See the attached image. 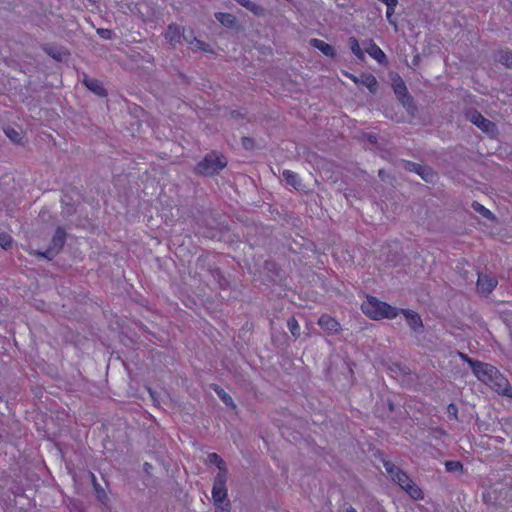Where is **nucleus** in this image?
Returning <instances> with one entry per match:
<instances>
[{
	"label": "nucleus",
	"instance_id": "nucleus-46",
	"mask_svg": "<svg viewBox=\"0 0 512 512\" xmlns=\"http://www.w3.org/2000/svg\"><path fill=\"white\" fill-rule=\"evenodd\" d=\"M394 366L399 369L402 373H406V371L404 369H402L398 364H394Z\"/></svg>",
	"mask_w": 512,
	"mask_h": 512
},
{
	"label": "nucleus",
	"instance_id": "nucleus-33",
	"mask_svg": "<svg viewBox=\"0 0 512 512\" xmlns=\"http://www.w3.org/2000/svg\"><path fill=\"white\" fill-rule=\"evenodd\" d=\"M6 136L14 143H20L21 134L13 128L5 129Z\"/></svg>",
	"mask_w": 512,
	"mask_h": 512
},
{
	"label": "nucleus",
	"instance_id": "nucleus-37",
	"mask_svg": "<svg viewBox=\"0 0 512 512\" xmlns=\"http://www.w3.org/2000/svg\"><path fill=\"white\" fill-rule=\"evenodd\" d=\"M191 46H193V47H195V48H197L199 50L205 51V52L211 51L209 44H207V43H205V42H203V41H201L199 39H196L194 41V44H191Z\"/></svg>",
	"mask_w": 512,
	"mask_h": 512
},
{
	"label": "nucleus",
	"instance_id": "nucleus-10",
	"mask_svg": "<svg viewBox=\"0 0 512 512\" xmlns=\"http://www.w3.org/2000/svg\"><path fill=\"white\" fill-rule=\"evenodd\" d=\"M349 78L356 84L360 83L367 87L369 91L375 94L378 90V81L371 73H362L360 76L350 74Z\"/></svg>",
	"mask_w": 512,
	"mask_h": 512
},
{
	"label": "nucleus",
	"instance_id": "nucleus-14",
	"mask_svg": "<svg viewBox=\"0 0 512 512\" xmlns=\"http://www.w3.org/2000/svg\"><path fill=\"white\" fill-rule=\"evenodd\" d=\"M82 83L85 87L99 97H106L107 90L104 88L103 83L95 78H90L84 74Z\"/></svg>",
	"mask_w": 512,
	"mask_h": 512
},
{
	"label": "nucleus",
	"instance_id": "nucleus-23",
	"mask_svg": "<svg viewBox=\"0 0 512 512\" xmlns=\"http://www.w3.org/2000/svg\"><path fill=\"white\" fill-rule=\"evenodd\" d=\"M404 491L414 500H422L424 498L423 491L413 480Z\"/></svg>",
	"mask_w": 512,
	"mask_h": 512
},
{
	"label": "nucleus",
	"instance_id": "nucleus-29",
	"mask_svg": "<svg viewBox=\"0 0 512 512\" xmlns=\"http://www.w3.org/2000/svg\"><path fill=\"white\" fill-rule=\"evenodd\" d=\"M287 327L294 338L300 336V326L295 317H290L287 321Z\"/></svg>",
	"mask_w": 512,
	"mask_h": 512
},
{
	"label": "nucleus",
	"instance_id": "nucleus-5",
	"mask_svg": "<svg viewBox=\"0 0 512 512\" xmlns=\"http://www.w3.org/2000/svg\"><path fill=\"white\" fill-rule=\"evenodd\" d=\"M392 87L397 99L400 101L402 106L407 110L409 114L414 115L417 109L414 103V99L409 94L407 86L400 76H397V78L394 79Z\"/></svg>",
	"mask_w": 512,
	"mask_h": 512
},
{
	"label": "nucleus",
	"instance_id": "nucleus-26",
	"mask_svg": "<svg viewBox=\"0 0 512 512\" xmlns=\"http://www.w3.org/2000/svg\"><path fill=\"white\" fill-rule=\"evenodd\" d=\"M472 208L474 211L478 212L480 215H482L484 218H487V219H494V215L493 213L485 208L482 204H480L479 202L477 201H473L472 203Z\"/></svg>",
	"mask_w": 512,
	"mask_h": 512
},
{
	"label": "nucleus",
	"instance_id": "nucleus-13",
	"mask_svg": "<svg viewBox=\"0 0 512 512\" xmlns=\"http://www.w3.org/2000/svg\"><path fill=\"white\" fill-rule=\"evenodd\" d=\"M497 279L487 274H478L477 288L482 294H490L497 286Z\"/></svg>",
	"mask_w": 512,
	"mask_h": 512
},
{
	"label": "nucleus",
	"instance_id": "nucleus-34",
	"mask_svg": "<svg viewBox=\"0 0 512 512\" xmlns=\"http://www.w3.org/2000/svg\"><path fill=\"white\" fill-rule=\"evenodd\" d=\"M246 9L251 11L256 16H262V15H264V12H265V9L262 6L254 3L252 1L250 2L249 7H247Z\"/></svg>",
	"mask_w": 512,
	"mask_h": 512
},
{
	"label": "nucleus",
	"instance_id": "nucleus-36",
	"mask_svg": "<svg viewBox=\"0 0 512 512\" xmlns=\"http://www.w3.org/2000/svg\"><path fill=\"white\" fill-rule=\"evenodd\" d=\"M97 34L103 38V39H107V40H110L114 37V32L110 29H105V28H99L97 29Z\"/></svg>",
	"mask_w": 512,
	"mask_h": 512
},
{
	"label": "nucleus",
	"instance_id": "nucleus-35",
	"mask_svg": "<svg viewBox=\"0 0 512 512\" xmlns=\"http://www.w3.org/2000/svg\"><path fill=\"white\" fill-rule=\"evenodd\" d=\"M196 36L194 35V31L192 29H185L184 28V35L182 36V40L187 42L188 44H194V41L196 40Z\"/></svg>",
	"mask_w": 512,
	"mask_h": 512
},
{
	"label": "nucleus",
	"instance_id": "nucleus-24",
	"mask_svg": "<svg viewBox=\"0 0 512 512\" xmlns=\"http://www.w3.org/2000/svg\"><path fill=\"white\" fill-rule=\"evenodd\" d=\"M348 44H349V47H350L352 53L356 56V58L360 61H364L365 55L359 45L358 40L355 37H350L348 39Z\"/></svg>",
	"mask_w": 512,
	"mask_h": 512
},
{
	"label": "nucleus",
	"instance_id": "nucleus-39",
	"mask_svg": "<svg viewBox=\"0 0 512 512\" xmlns=\"http://www.w3.org/2000/svg\"><path fill=\"white\" fill-rule=\"evenodd\" d=\"M241 142L242 146L247 150L254 148V140L250 137H242Z\"/></svg>",
	"mask_w": 512,
	"mask_h": 512
},
{
	"label": "nucleus",
	"instance_id": "nucleus-7",
	"mask_svg": "<svg viewBox=\"0 0 512 512\" xmlns=\"http://www.w3.org/2000/svg\"><path fill=\"white\" fill-rule=\"evenodd\" d=\"M401 165L406 171L418 174L427 183H433L437 179V173L427 165L408 160H401Z\"/></svg>",
	"mask_w": 512,
	"mask_h": 512
},
{
	"label": "nucleus",
	"instance_id": "nucleus-25",
	"mask_svg": "<svg viewBox=\"0 0 512 512\" xmlns=\"http://www.w3.org/2000/svg\"><path fill=\"white\" fill-rule=\"evenodd\" d=\"M383 465H384L386 472L389 474V476L391 477V479L394 482L396 481L397 477H399L400 474H402L404 472L401 468L396 466L391 461H384Z\"/></svg>",
	"mask_w": 512,
	"mask_h": 512
},
{
	"label": "nucleus",
	"instance_id": "nucleus-3",
	"mask_svg": "<svg viewBox=\"0 0 512 512\" xmlns=\"http://www.w3.org/2000/svg\"><path fill=\"white\" fill-rule=\"evenodd\" d=\"M468 364L471 367L477 379L482 382L487 383L497 381L498 379L504 381L503 377L499 374L498 370L488 363H484L474 359H469Z\"/></svg>",
	"mask_w": 512,
	"mask_h": 512
},
{
	"label": "nucleus",
	"instance_id": "nucleus-22",
	"mask_svg": "<svg viewBox=\"0 0 512 512\" xmlns=\"http://www.w3.org/2000/svg\"><path fill=\"white\" fill-rule=\"evenodd\" d=\"M208 462L210 464H214L218 467V474L224 473L225 476H228V470L226 468V464L224 460L217 453H209L208 454Z\"/></svg>",
	"mask_w": 512,
	"mask_h": 512
},
{
	"label": "nucleus",
	"instance_id": "nucleus-18",
	"mask_svg": "<svg viewBox=\"0 0 512 512\" xmlns=\"http://www.w3.org/2000/svg\"><path fill=\"white\" fill-rule=\"evenodd\" d=\"M282 177H283V179L286 181V183L288 185L292 186L296 190L300 189V187H301V180H300L299 176L295 172L290 171V170H284L282 172Z\"/></svg>",
	"mask_w": 512,
	"mask_h": 512
},
{
	"label": "nucleus",
	"instance_id": "nucleus-27",
	"mask_svg": "<svg viewBox=\"0 0 512 512\" xmlns=\"http://www.w3.org/2000/svg\"><path fill=\"white\" fill-rule=\"evenodd\" d=\"M497 61L507 68L512 67V53L510 51H500L497 56Z\"/></svg>",
	"mask_w": 512,
	"mask_h": 512
},
{
	"label": "nucleus",
	"instance_id": "nucleus-21",
	"mask_svg": "<svg viewBox=\"0 0 512 512\" xmlns=\"http://www.w3.org/2000/svg\"><path fill=\"white\" fill-rule=\"evenodd\" d=\"M215 18L227 28H232L237 22L236 17L230 13L217 12Z\"/></svg>",
	"mask_w": 512,
	"mask_h": 512
},
{
	"label": "nucleus",
	"instance_id": "nucleus-4",
	"mask_svg": "<svg viewBox=\"0 0 512 512\" xmlns=\"http://www.w3.org/2000/svg\"><path fill=\"white\" fill-rule=\"evenodd\" d=\"M66 236L67 234L65 230L62 227H58L47 249L44 251L36 250L33 252V254L48 260H52L63 249V246L66 242Z\"/></svg>",
	"mask_w": 512,
	"mask_h": 512
},
{
	"label": "nucleus",
	"instance_id": "nucleus-12",
	"mask_svg": "<svg viewBox=\"0 0 512 512\" xmlns=\"http://www.w3.org/2000/svg\"><path fill=\"white\" fill-rule=\"evenodd\" d=\"M318 325L329 334H337L341 330L340 323L328 314L319 317Z\"/></svg>",
	"mask_w": 512,
	"mask_h": 512
},
{
	"label": "nucleus",
	"instance_id": "nucleus-40",
	"mask_svg": "<svg viewBox=\"0 0 512 512\" xmlns=\"http://www.w3.org/2000/svg\"><path fill=\"white\" fill-rule=\"evenodd\" d=\"M143 469L146 473H150V470L152 469V465L148 462H145L144 465H143Z\"/></svg>",
	"mask_w": 512,
	"mask_h": 512
},
{
	"label": "nucleus",
	"instance_id": "nucleus-31",
	"mask_svg": "<svg viewBox=\"0 0 512 512\" xmlns=\"http://www.w3.org/2000/svg\"><path fill=\"white\" fill-rule=\"evenodd\" d=\"M13 239L7 233H0V245L3 249L8 250L12 246Z\"/></svg>",
	"mask_w": 512,
	"mask_h": 512
},
{
	"label": "nucleus",
	"instance_id": "nucleus-47",
	"mask_svg": "<svg viewBox=\"0 0 512 512\" xmlns=\"http://www.w3.org/2000/svg\"><path fill=\"white\" fill-rule=\"evenodd\" d=\"M347 512H357V511H356V509H355V508H353V507H349V508L347 509Z\"/></svg>",
	"mask_w": 512,
	"mask_h": 512
},
{
	"label": "nucleus",
	"instance_id": "nucleus-32",
	"mask_svg": "<svg viewBox=\"0 0 512 512\" xmlns=\"http://www.w3.org/2000/svg\"><path fill=\"white\" fill-rule=\"evenodd\" d=\"M395 483H397L403 490L412 483V479L407 475L406 472H403L400 474L399 477H397Z\"/></svg>",
	"mask_w": 512,
	"mask_h": 512
},
{
	"label": "nucleus",
	"instance_id": "nucleus-49",
	"mask_svg": "<svg viewBox=\"0 0 512 512\" xmlns=\"http://www.w3.org/2000/svg\"><path fill=\"white\" fill-rule=\"evenodd\" d=\"M345 197L346 198L351 197V194H345Z\"/></svg>",
	"mask_w": 512,
	"mask_h": 512
},
{
	"label": "nucleus",
	"instance_id": "nucleus-8",
	"mask_svg": "<svg viewBox=\"0 0 512 512\" xmlns=\"http://www.w3.org/2000/svg\"><path fill=\"white\" fill-rule=\"evenodd\" d=\"M465 115L467 120L476 125L484 133L494 135L497 132L496 124L485 118L478 110L469 109Z\"/></svg>",
	"mask_w": 512,
	"mask_h": 512
},
{
	"label": "nucleus",
	"instance_id": "nucleus-2",
	"mask_svg": "<svg viewBox=\"0 0 512 512\" xmlns=\"http://www.w3.org/2000/svg\"><path fill=\"white\" fill-rule=\"evenodd\" d=\"M227 166V159L220 153L212 151L204 156L195 167V172L203 176H214Z\"/></svg>",
	"mask_w": 512,
	"mask_h": 512
},
{
	"label": "nucleus",
	"instance_id": "nucleus-11",
	"mask_svg": "<svg viewBox=\"0 0 512 512\" xmlns=\"http://www.w3.org/2000/svg\"><path fill=\"white\" fill-rule=\"evenodd\" d=\"M401 313L404 315L407 324L413 331L417 333L423 332V322L417 312L410 309H401Z\"/></svg>",
	"mask_w": 512,
	"mask_h": 512
},
{
	"label": "nucleus",
	"instance_id": "nucleus-38",
	"mask_svg": "<svg viewBox=\"0 0 512 512\" xmlns=\"http://www.w3.org/2000/svg\"><path fill=\"white\" fill-rule=\"evenodd\" d=\"M447 412L450 417L455 420H458V408L454 403H450L447 407Z\"/></svg>",
	"mask_w": 512,
	"mask_h": 512
},
{
	"label": "nucleus",
	"instance_id": "nucleus-15",
	"mask_svg": "<svg viewBox=\"0 0 512 512\" xmlns=\"http://www.w3.org/2000/svg\"><path fill=\"white\" fill-rule=\"evenodd\" d=\"M77 204L78 200H75L71 194L65 193L61 198L62 216L68 218L74 215L76 213Z\"/></svg>",
	"mask_w": 512,
	"mask_h": 512
},
{
	"label": "nucleus",
	"instance_id": "nucleus-50",
	"mask_svg": "<svg viewBox=\"0 0 512 512\" xmlns=\"http://www.w3.org/2000/svg\"><path fill=\"white\" fill-rule=\"evenodd\" d=\"M345 197L346 198L351 197V194H345Z\"/></svg>",
	"mask_w": 512,
	"mask_h": 512
},
{
	"label": "nucleus",
	"instance_id": "nucleus-48",
	"mask_svg": "<svg viewBox=\"0 0 512 512\" xmlns=\"http://www.w3.org/2000/svg\"><path fill=\"white\" fill-rule=\"evenodd\" d=\"M503 394H504V395L509 396V393H508V389H507V388L503 390Z\"/></svg>",
	"mask_w": 512,
	"mask_h": 512
},
{
	"label": "nucleus",
	"instance_id": "nucleus-17",
	"mask_svg": "<svg viewBox=\"0 0 512 512\" xmlns=\"http://www.w3.org/2000/svg\"><path fill=\"white\" fill-rule=\"evenodd\" d=\"M309 43L312 47L321 51L325 56L334 58L336 55L334 47L323 40L312 38Z\"/></svg>",
	"mask_w": 512,
	"mask_h": 512
},
{
	"label": "nucleus",
	"instance_id": "nucleus-44",
	"mask_svg": "<svg viewBox=\"0 0 512 512\" xmlns=\"http://www.w3.org/2000/svg\"><path fill=\"white\" fill-rule=\"evenodd\" d=\"M461 358L468 363V360L471 359L468 355L460 353Z\"/></svg>",
	"mask_w": 512,
	"mask_h": 512
},
{
	"label": "nucleus",
	"instance_id": "nucleus-19",
	"mask_svg": "<svg viewBox=\"0 0 512 512\" xmlns=\"http://www.w3.org/2000/svg\"><path fill=\"white\" fill-rule=\"evenodd\" d=\"M211 388L226 406H229L232 408L235 407L232 397L228 393H226L222 387H220L217 384H212Z\"/></svg>",
	"mask_w": 512,
	"mask_h": 512
},
{
	"label": "nucleus",
	"instance_id": "nucleus-20",
	"mask_svg": "<svg viewBox=\"0 0 512 512\" xmlns=\"http://www.w3.org/2000/svg\"><path fill=\"white\" fill-rule=\"evenodd\" d=\"M43 51L51 56L53 59L61 61L67 54L63 49L55 47L51 44H45L42 46Z\"/></svg>",
	"mask_w": 512,
	"mask_h": 512
},
{
	"label": "nucleus",
	"instance_id": "nucleus-28",
	"mask_svg": "<svg viewBox=\"0 0 512 512\" xmlns=\"http://www.w3.org/2000/svg\"><path fill=\"white\" fill-rule=\"evenodd\" d=\"M445 468L447 472H460L462 473L464 468L463 464L460 461L456 460H448L445 462Z\"/></svg>",
	"mask_w": 512,
	"mask_h": 512
},
{
	"label": "nucleus",
	"instance_id": "nucleus-6",
	"mask_svg": "<svg viewBox=\"0 0 512 512\" xmlns=\"http://www.w3.org/2000/svg\"><path fill=\"white\" fill-rule=\"evenodd\" d=\"M228 476H225L224 473L217 474L214 478L213 488H212V498L214 505L217 509H224L225 503L228 500V492L226 487Z\"/></svg>",
	"mask_w": 512,
	"mask_h": 512
},
{
	"label": "nucleus",
	"instance_id": "nucleus-45",
	"mask_svg": "<svg viewBox=\"0 0 512 512\" xmlns=\"http://www.w3.org/2000/svg\"><path fill=\"white\" fill-rule=\"evenodd\" d=\"M384 175H385V171L383 169H380L378 172V176L383 179Z\"/></svg>",
	"mask_w": 512,
	"mask_h": 512
},
{
	"label": "nucleus",
	"instance_id": "nucleus-16",
	"mask_svg": "<svg viewBox=\"0 0 512 512\" xmlns=\"http://www.w3.org/2000/svg\"><path fill=\"white\" fill-rule=\"evenodd\" d=\"M366 52L375 59L379 64L387 65L388 60L383 50L373 40L368 42V46L365 48Z\"/></svg>",
	"mask_w": 512,
	"mask_h": 512
},
{
	"label": "nucleus",
	"instance_id": "nucleus-1",
	"mask_svg": "<svg viewBox=\"0 0 512 512\" xmlns=\"http://www.w3.org/2000/svg\"><path fill=\"white\" fill-rule=\"evenodd\" d=\"M362 311L371 319L379 320L382 318L393 319L398 315V309L386 302H382L375 297H368L361 305Z\"/></svg>",
	"mask_w": 512,
	"mask_h": 512
},
{
	"label": "nucleus",
	"instance_id": "nucleus-30",
	"mask_svg": "<svg viewBox=\"0 0 512 512\" xmlns=\"http://www.w3.org/2000/svg\"><path fill=\"white\" fill-rule=\"evenodd\" d=\"M93 486L97 494V498L100 502L105 503L108 499L107 494L105 493L104 489L96 482V478L94 474H91Z\"/></svg>",
	"mask_w": 512,
	"mask_h": 512
},
{
	"label": "nucleus",
	"instance_id": "nucleus-42",
	"mask_svg": "<svg viewBox=\"0 0 512 512\" xmlns=\"http://www.w3.org/2000/svg\"><path fill=\"white\" fill-rule=\"evenodd\" d=\"M387 405L390 411L395 409L394 403L391 400H387Z\"/></svg>",
	"mask_w": 512,
	"mask_h": 512
},
{
	"label": "nucleus",
	"instance_id": "nucleus-43",
	"mask_svg": "<svg viewBox=\"0 0 512 512\" xmlns=\"http://www.w3.org/2000/svg\"><path fill=\"white\" fill-rule=\"evenodd\" d=\"M265 266H266L267 269L270 270L271 268H274L276 265L273 262H266Z\"/></svg>",
	"mask_w": 512,
	"mask_h": 512
},
{
	"label": "nucleus",
	"instance_id": "nucleus-9",
	"mask_svg": "<svg viewBox=\"0 0 512 512\" xmlns=\"http://www.w3.org/2000/svg\"><path fill=\"white\" fill-rule=\"evenodd\" d=\"M184 35V27L179 26L175 23L168 25L164 37L168 43L174 48L177 44L181 43L182 36Z\"/></svg>",
	"mask_w": 512,
	"mask_h": 512
},
{
	"label": "nucleus",
	"instance_id": "nucleus-41",
	"mask_svg": "<svg viewBox=\"0 0 512 512\" xmlns=\"http://www.w3.org/2000/svg\"><path fill=\"white\" fill-rule=\"evenodd\" d=\"M367 139H368V141H369V142H371V143H376V142H377V136H376V135H374V134H369V135L367 136Z\"/></svg>",
	"mask_w": 512,
	"mask_h": 512
}]
</instances>
